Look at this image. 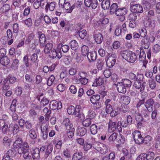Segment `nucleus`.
Wrapping results in <instances>:
<instances>
[{
	"label": "nucleus",
	"mask_w": 160,
	"mask_h": 160,
	"mask_svg": "<svg viewBox=\"0 0 160 160\" xmlns=\"http://www.w3.org/2000/svg\"><path fill=\"white\" fill-rule=\"evenodd\" d=\"M152 50L153 52L155 53H157L160 51V46L158 44L155 45L153 47Z\"/></svg>",
	"instance_id": "64"
},
{
	"label": "nucleus",
	"mask_w": 160,
	"mask_h": 160,
	"mask_svg": "<svg viewBox=\"0 0 160 160\" xmlns=\"http://www.w3.org/2000/svg\"><path fill=\"white\" fill-rule=\"evenodd\" d=\"M10 9V6L8 4L3 5L1 8V10L3 12H8Z\"/></svg>",
	"instance_id": "45"
},
{
	"label": "nucleus",
	"mask_w": 160,
	"mask_h": 160,
	"mask_svg": "<svg viewBox=\"0 0 160 160\" xmlns=\"http://www.w3.org/2000/svg\"><path fill=\"white\" fill-rule=\"evenodd\" d=\"M146 157V153H142L137 157L136 160H145Z\"/></svg>",
	"instance_id": "63"
},
{
	"label": "nucleus",
	"mask_w": 160,
	"mask_h": 160,
	"mask_svg": "<svg viewBox=\"0 0 160 160\" xmlns=\"http://www.w3.org/2000/svg\"><path fill=\"white\" fill-rule=\"evenodd\" d=\"M49 56L52 58L57 57L59 59L62 57L61 52L58 50V46L56 49L53 48L49 52Z\"/></svg>",
	"instance_id": "7"
},
{
	"label": "nucleus",
	"mask_w": 160,
	"mask_h": 160,
	"mask_svg": "<svg viewBox=\"0 0 160 160\" xmlns=\"http://www.w3.org/2000/svg\"><path fill=\"white\" fill-rule=\"evenodd\" d=\"M44 127L46 129L45 131H44V129H43V130H42V131L43 133V135L42 136V138L43 140H46L47 139L48 137V125H46Z\"/></svg>",
	"instance_id": "42"
},
{
	"label": "nucleus",
	"mask_w": 160,
	"mask_h": 160,
	"mask_svg": "<svg viewBox=\"0 0 160 160\" xmlns=\"http://www.w3.org/2000/svg\"><path fill=\"white\" fill-rule=\"evenodd\" d=\"M10 60L8 57L6 56L1 58L0 63L3 66L8 65L10 62Z\"/></svg>",
	"instance_id": "29"
},
{
	"label": "nucleus",
	"mask_w": 160,
	"mask_h": 160,
	"mask_svg": "<svg viewBox=\"0 0 160 160\" xmlns=\"http://www.w3.org/2000/svg\"><path fill=\"white\" fill-rule=\"evenodd\" d=\"M12 142L11 139L7 136L5 137L2 140L3 144L6 147H9Z\"/></svg>",
	"instance_id": "20"
},
{
	"label": "nucleus",
	"mask_w": 160,
	"mask_h": 160,
	"mask_svg": "<svg viewBox=\"0 0 160 160\" xmlns=\"http://www.w3.org/2000/svg\"><path fill=\"white\" fill-rule=\"evenodd\" d=\"M50 108L53 110L60 109L62 107V104L60 102L56 100L52 101L49 104Z\"/></svg>",
	"instance_id": "8"
},
{
	"label": "nucleus",
	"mask_w": 160,
	"mask_h": 160,
	"mask_svg": "<svg viewBox=\"0 0 160 160\" xmlns=\"http://www.w3.org/2000/svg\"><path fill=\"white\" fill-rule=\"evenodd\" d=\"M22 143V139L21 138H18L14 142L13 146L15 148H17L20 146L21 147Z\"/></svg>",
	"instance_id": "34"
},
{
	"label": "nucleus",
	"mask_w": 160,
	"mask_h": 160,
	"mask_svg": "<svg viewBox=\"0 0 160 160\" xmlns=\"http://www.w3.org/2000/svg\"><path fill=\"white\" fill-rule=\"evenodd\" d=\"M104 77L106 78H109L111 75L112 73L110 69H106L103 72Z\"/></svg>",
	"instance_id": "60"
},
{
	"label": "nucleus",
	"mask_w": 160,
	"mask_h": 160,
	"mask_svg": "<svg viewBox=\"0 0 160 160\" xmlns=\"http://www.w3.org/2000/svg\"><path fill=\"white\" fill-rule=\"evenodd\" d=\"M49 103V100L46 98L44 97L41 100L40 105L43 107Z\"/></svg>",
	"instance_id": "53"
},
{
	"label": "nucleus",
	"mask_w": 160,
	"mask_h": 160,
	"mask_svg": "<svg viewBox=\"0 0 160 160\" xmlns=\"http://www.w3.org/2000/svg\"><path fill=\"white\" fill-rule=\"evenodd\" d=\"M53 44L51 43H47L45 46L44 52L45 53H49L52 50L53 48Z\"/></svg>",
	"instance_id": "28"
},
{
	"label": "nucleus",
	"mask_w": 160,
	"mask_h": 160,
	"mask_svg": "<svg viewBox=\"0 0 160 160\" xmlns=\"http://www.w3.org/2000/svg\"><path fill=\"white\" fill-rule=\"evenodd\" d=\"M90 131L92 134H96L98 132L97 125L95 124H92L90 127Z\"/></svg>",
	"instance_id": "38"
},
{
	"label": "nucleus",
	"mask_w": 160,
	"mask_h": 160,
	"mask_svg": "<svg viewBox=\"0 0 160 160\" xmlns=\"http://www.w3.org/2000/svg\"><path fill=\"white\" fill-rule=\"evenodd\" d=\"M141 42L144 48L146 49H148L149 47L150 39L149 36H147L143 37Z\"/></svg>",
	"instance_id": "14"
},
{
	"label": "nucleus",
	"mask_w": 160,
	"mask_h": 160,
	"mask_svg": "<svg viewBox=\"0 0 160 160\" xmlns=\"http://www.w3.org/2000/svg\"><path fill=\"white\" fill-rule=\"evenodd\" d=\"M101 145L102 146V147L101 148V150L99 151L100 152L103 154H105L108 151V149L107 146L105 145L102 144H101Z\"/></svg>",
	"instance_id": "48"
},
{
	"label": "nucleus",
	"mask_w": 160,
	"mask_h": 160,
	"mask_svg": "<svg viewBox=\"0 0 160 160\" xmlns=\"http://www.w3.org/2000/svg\"><path fill=\"white\" fill-rule=\"evenodd\" d=\"M109 1L110 0H103L102 3V7L103 9L106 10L109 8Z\"/></svg>",
	"instance_id": "31"
},
{
	"label": "nucleus",
	"mask_w": 160,
	"mask_h": 160,
	"mask_svg": "<svg viewBox=\"0 0 160 160\" xmlns=\"http://www.w3.org/2000/svg\"><path fill=\"white\" fill-rule=\"evenodd\" d=\"M8 123L4 122L3 121H0V130H1L2 133L5 134L7 132Z\"/></svg>",
	"instance_id": "16"
},
{
	"label": "nucleus",
	"mask_w": 160,
	"mask_h": 160,
	"mask_svg": "<svg viewBox=\"0 0 160 160\" xmlns=\"http://www.w3.org/2000/svg\"><path fill=\"white\" fill-rule=\"evenodd\" d=\"M22 22L28 27L31 26L32 25V20L30 18H29L25 20L22 21Z\"/></svg>",
	"instance_id": "52"
},
{
	"label": "nucleus",
	"mask_w": 160,
	"mask_h": 160,
	"mask_svg": "<svg viewBox=\"0 0 160 160\" xmlns=\"http://www.w3.org/2000/svg\"><path fill=\"white\" fill-rule=\"evenodd\" d=\"M116 58V55L114 53L110 55L107 60V66L109 68L112 67L115 63Z\"/></svg>",
	"instance_id": "6"
},
{
	"label": "nucleus",
	"mask_w": 160,
	"mask_h": 160,
	"mask_svg": "<svg viewBox=\"0 0 160 160\" xmlns=\"http://www.w3.org/2000/svg\"><path fill=\"white\" fill-rule=\"evenodd\" d=\"M93 38L95 41L98 44L101 43L103 40V37L102 34L98 32H94L93 35Z\"/></svg>",
	"instance_id": "11"
},
{
	"label": "nucleus",
	"mask_w": 160,
	"mask_h": 160,
	"mask_svg": "<svg viewBox=\"0 0 160 160\" xmlns=\"http://www.w3.org/2000/svg\"><path fill=\"white\" fill-rule=\"evenodd\" d=\"M118 9V4L116 3H113L110 7V12L111 13H115Z\"/></svg>",
	"instance_id": "43"
},
{
	"label": "nucleus",
	"mask_w": 160,
	"mask_h": 160,
	"mask_svg": "<svg viewBox=\"0 0 160 160\" xmlns=\"http://www.w3.org/2000/svg\"><path fill=\"white\" fill-rule=\"evenodd\" d=\"M112 106L110 104H107L106 106V112L108 114H111L112 112Z\"/></svg>",
	"instance_id": "62"
},
{
	"label": "nucleus",
	"mask_w": 160,
	"mask_h": 160,
	"mask_svg": "<svg viewBox=\"0 0 160 160\" xmlns=\"http://www.w3.org/2000/svg\"><path fill=\"white\" fill-rule=\"evenodd\" d=\"M83 149L85 151H87L90 149L92 147V145L88 142H85L83 144Z\"/></svg>",
	"instance_id": "57"
},
{
	"label": "nucleus",
	"mask_w": 160,
	"mask_h": 160,
	"mask_svg": "<svg viewBox=\"0 0 160 160\" xmlns=\"http://www.w3.org/2000/svg\"><path fill=\"white\" fill-rule=\"evenodd\" d=\"M117 89L118 92L123 94L125 93L127 91L125 86L124 85L123 83L121 82L117 83Z\"/></svg>",
	"instance_id": "15"
},
{
	"label": "nucleus",
	"mask_w": 160,
	"mask_h": 160,
	"mask_svg": "<svg viewBox=\"0 0 160 160\" xmlns=\"http://www.w3.org/2000/svg\"><path fill=\"white\" fill-rule=\"evenodd\" d=\"M101 143H99L98 142H95L92 143V148L95 149L98 151L101 150V147L100 146Z\"/></svg>",
	"instance_id": "44"
},
{
	"label": "nucleus",
	"mask_w": 160,
	"mask_h": 160,
	"mask_svg": "<svg viewBox=\"0 0 160 160\" xmlns=\"http://www.w3.org/2000/svg\"><path fill=\"white\" fill-rule=\"evenodd\" d=\"M56 3L55 2H52L49 3H48L45 6L46 9H48L49 8L50 10L53 11L54 9Z\"/></svg>",
	"instance_id": "35"
},
{
	"label": "nucleus",
	"mask_w": 160,
	"mask_h": 160,
	"mask_svg": "<svg viewBox=\"0 0 160 160\" xmlns=\"http://www.w3.org/2000/svg\"><path fill=\"white\" fill-rule=\"evenodd\" d=\"M87 132L86 129L84 127H79L77 130V134L80 136H84L86 133Z\"/></svg>",
	"instance_id": "23"
},
{
	"label": "nucleus",
	"mask_w": 160,
	"mask_h": 160,
	"mask_svg": "<svg viewBox=\"0 0 160 160\" xmlns=\"http://www.w3.org/2000/svg\"><path fill=\"white\" fill-rule=\"evenodd\" d=\"M117 125L116 122L110 121L108 123V130L109 132H112L115 131Z\"/></svg>",
	"instance_id": "18"
},
{
	"label": "nucleus",
	"mask_w": 160,
	"mask_h": 160,
	"mask_svg": "<svg viewBox=\"0 0 160 160\" xmlns=\"http://www.w3.org/2000/svg\"><path fill=\"white\" fill-rule=\"evenodd\" d=\"M121 55L123 58L129 62L133 63L137 59V57L135 53L131 51H121Z\"/></svg>",
	"instance_id": "2"
},
{
	"label": "nucleus",
	"mask_w": 160,
	"mask_h": 160,
	"mask_svg": "<svg viewBox=\"0 0 160 160\" xmlns=\"http://www.w3.org/2000/svg\"><path fill=\"white\" fill-rule=\"evenodd\" d=\"M83 154L81 152L75 153L72 156V160H80L82 158Z\"/></svg>",
	"instance_id": "25"
},
{
	"label": "nucleus",
	"mask_w": 160,
	"mask_h": 160,
	"mask_svg": "<svg viewBox=\"0 0 160 160\" xmlns=\"http://www.w3.org/2000/svg\"><path fill=\"white\" fill-rule=\"evenodd\" d=\"M87 31L86 30L83 29L79 31L78 34L80 37L82 39H84L87 35Z\"/></svg>",
	"instance_id": "51"
},
{
	"label": "nucleus",
	"mask_w": 160,
	"mask_h": 160,
	"mask_svg": "<svg viewBox=\"0 0 160 160\" xmlns=\"http://www.w3.org/2000/svg\"><path fill=\"white\" fill-rule=\"evenodd\" d=\"M62 8L65 10H69V12H71L73 9L72 7H71L70 2L68 1H67L66 3L64 5Z\"/></svg>",
	"instance_id": "36"
},
{
	"label": "nucleus",
	"mask_w": 160,
	"mask_h": 160,
	"mask_svg": "<svg viewBox=\"0 0 160 160\" xmlns=\"http://www.w3.org/2000/svg\"><path fill=\"white\" fill-rule=\"evenodd\" d=\"M121 100L122 102L125 104H128L130 101V99L128 96L124 95L121 97Z\"/></svg>",
	"instance_id": "40"
},
{
	"label": "nucleus",
	"mask_w": 160,
	"mask_h": 160,
	"mask_svg": "<svg viewBox=\"0 0 160 160\" xmlns=\"http://www.w3.org/2000/svg\"><path fill=\"white\" fill-rule=\"evenodd\" d=\"M146 159L147 160H152L154 158V154L153 152H148L146 154Z\"/></svg>",
	"instance_id": "46"
},
{
	"label": "nucleus",
	"mask_w": 160,
	"mask_h": 160,
	"mask_svg": "<svg viewBox=\"0 0 160 160\" xmlns=\"http://www.w3.org/2000/svg\"><path fill=\"white\" fill-rule=\"evenodd\" d=\"M127 9L126 8H119L117 10L115 13L117 16L124 15L127 12Z\"/></svg>",
	"instance_id": "19"
},
{
	"label": "nucleus",
	"mask_w": 160,
	"mask_h": 160,
	"mask_svg": "<svg viewBox=\"0 0 160 160\" xmlns=\"http://www.w3.org/2000/svg\"><path fill=\"white\" fill-rule=\"evenodd\" d=\"M55 77L53 75H51L48 79L47 84L49 86H50L53 83H56L55 81Z\"/></svg>",
	"instance_id": "49"
},
{
	"label": "nucleus",
	"mask_w": 160,
	"mask_h": 160,
	"mask_svg": "<svg viewBox=\"0 0 160 160\" xmlns=\"http://www.w3.org/2000/svg\"><path fill=\"white\" fill-rule=\"evenodd\" d=\"M100 98V96L98 94L93 95L90 98V101L94 105L97 104Z\"/></svg>",
	"instance_id": "22"
},
{
	"label": "nucleus",
	"mask_w": 160,
	"mask_h": 160,
	"mask_svg": "<svg viewBox=\"0 0 160 160\" xmlns=\"http://www.w3.org/2000/svg\"><path fill=\"white\" fill-rule=\"evenodd\" d=\"M7 155L9 157H13L15 156L16 154V150L13 148L9 149L7 152Z\"/></svg>",
	"instance_id": "39"
},
{
	"label": "nucleus",
	"mask_w": 160,
	"mask_h": 160,
	"mask_svg": "<svg viewBox=\"0 0 160 160\" xmlns=\"http://www.w3.org/2000/svg\"><path fill=\"white\" fill-rule=\"evenodd\" d=\"M53 149V146L51 143H48L44 155V157L47 158L49 155L52 152Z\"/></svg>",
	"instance_id": "17"
},
{
	"label": "nucleus",
	"mask_w": 160,
	"mask_h": 160,
	"mask_svg": "<svg viewBox=\"0 0 160 160\" xmlns=\"http://www.w3.org/2000/svg\"><path fill=\"white\" fill-rule=\"evenodd\" d=\"M29 146L26 142H24L22 146L18 149V153L20 154H23V157L25 160H30L31 159V156L29 154Z\"/></svg>",
	"instance_id": "1"
},
{
	"label": "nucleus",
	"mask_w": 160,
	"mask_h": 160,
	"mask_svg": "<svg viewBox=\"0 0 160 160\" xmlns=\"http://www.w3.org/2000/svg\"><path fill=\"white\" fill-rule=\"evenodd\" d=\"M120 111L119 109L118 108H115L112 109V112L111 113L110 116L113 117H115L120 113Z\"/></svg>",
	"instance_id": "50"
},
{
	"label": "nucleus",
	"mask_w": 160,
	"mask_h": 160,
	"mask_svg": "<svg viewBox=\"0 0 160 160\" xmlns=\"http://www.w3.org/2000/svg\"><path fill=\"white\" fill-rule=\"evenodd\" d=\"M65 86L63 84H60L57 86V89L60 92H62L65 89Z\"/></svg>",
	"instance_id": "61"
},
{
	"label": "nucleus",
	"mask_w": 160,
	"mask_h": 160,
	"mask_svg": "<svg viewBox=\"0 0 160 160\" xmlns=\"http://www.w3.org/2000/svg\"><path fill=\"white\" fill-rule=\"evenodd\" d=\"M19 61L17 59H15L12 61L11 68L12 69L16 70L18 68Z\"/></svg>",
	"instance_id": "26"
},
{
	"label": "nucleus",
	"mask_w": 160,
	"mask_h": 160,
	"mask_svg": "<svg viewBox=\"0 0 160 160\" xmlns=\"http://www.w3.org/2000/svg\"><path fill=\"white\" fill-rule=\"evenodd\" d=\"M97 53L93 51L89 52L87 54V58L90 62L95 60L96 58Z\"/></svg>",
	"instance_id": "21"
},
{
	"label": "nucleus",
	"mask_w": 160,
	"mask_h": 160,
	"mask_svg": "<svg viewBox=\"0 0 160 160\" xmlns=\"http://www.w3.org/2000/svg\"><path fill=\"white\" fill-rule=\"evenodd\" d=\"M121 82L123 83L125 87H130L131 86V82L128 79H124L122 80V82Z\"/></svg>",
	"instance_id": "47"
},
{
	"label": "nucleus",
	"mask_w": 160,
	"mask_h": 160,
	"mask_svg": "<svg viewBox=\"0 0 160 160\" xmlns=\"http://www.w3.org/2000/svg\"><path fill=\"white\" fill-rule=\"evenodd\" d=\"M154 103L153 100L152 99L150 98L147 100L145 102V106L143 107L142 109L141 108L139 109V110L140 111L141 114H143L145 117H146L147 116L148 109L150 108H152Z\"/></svg>",
	"instance_id": "3"
},
{
	"label": "nucleus",
	"mask_w": 160,
	"mask_h": 160,
	"mask_svg": "<svg viewBox=\"0 0 160 160\" xmlns=\"http://www.w3.org/2000/svg\"><path fill=\"white\" fill-rule=\"evenodd\" d=\"M84 3L87 7H91L92 9H94L98 6V2L97 0H84Z\"/></svg>",
	"instance_id": "10"
},
{
	"label": "nucleus",
	"mask_w": 160,
	"mask_h": 160,
	"mask_svg": "<svg viewBox=\"0 0 160 160\" xmlns=\"http://www.w3.org/2000/svg\"><path fill=\"white\" fill-rule=\"evenodd\" d=\"M63 123L67 130H70L72 127V125L70 123V120L68 118H66L64 120Z\"/></svg>",
	"instance_id": "33"
},
{
	"label": "nucleus",
	"mask_w": 160,
	"mask_h": 160,
	"mask_svg": "<svg viewBox=\"0 0 160 160\" xmlns=\"http://www.w3.org/2000/svg\"><path fill=\"white\" fill-rule=\"evenodd\" d=\"M58 50L61 51V48H62V51L64 52H67L69 49V47L68 46L66 45H62V44L60 43L58 45Z\"/></svg>",
	"instance_id": "24"
},
{
	"label": "nucleus",
	"mask_w": 160,
	"mask_h": 160,
	"mask_svg": "<svg viewBox=\"0 0 160 160\" xmlns=\"http://www.w3.org/2000/svg\"><path fill=\"white\" fill-rule=\"evenodd\" d=\"M130 10L132 12L135 13H142L143 11V8L140 4L134 5L133 2L130 3Z\"/></svg>",
	"instance_id": "5"
},
{
	"label": "nucleus",
	"mask_w": 160,
	"mask_h": 160,
	"mask_svg": "<svg viewBox=\"0 0 160 160\" xmlns=\"http://www.w3.org/2000/svg\"><path fill=\"white\" fill-rule=\"evenodd\" d=\"M8 81L10 83L13 84L16 82V78L14 77H9L5 79L3 81V83H4L3 88H4V87L6 88H8L9 86L7 84L8 83Z\"/></svg>",
	"instance_id": "13"
},
{
	"label": "nucleus",
	"mask_w": 160,
	"mask_h": 160,
	"mask_svg": "<svg viewBox=\"0 0 160 160\" xmlns=\"http://www.w3.org/2000/svg\"><path fill=\"white\" fill-rule=\"evenodd\" d=\"M132 135L136 143L140 144L143 142L144 138L139 131H135L132 132Z\"/></svg>",
	"instance_id": "4"
},
{
	"label": "nucleus",
	"mask_w": 160,
	"mask_h": 160,
	"mask_svg": "<svg viewBox=\"0 0 160 160\" xmlns=\"http://www.w3.org/2000/svg\"><path fill=\"white\" fill-rule=\"evenodd\" d=\"M117 135V134L116 132L112 133L109 137V141L110 142L114 141L116 139Z\"/></svg>",
	"instance_id": "56"
},
{
	"label": "nucleus",
	"mask_w": 160,
	"mask_h": 160,
	"mask_svg": "<svg viewBox=\"0 0 160 160\" xmlns=\"http://www.w3.org/2000/svg\"><path fill=\"white\" fill-rule=\"evenodd\" d=\"M28 135L32 139H35L37 137L36 132L33 129H31L28 132Z\"/></svg>",
	"instance_id": "41"
},
{
	"label": "nucleus",
	"mask_w": 160,
	"mask_h": 160,
	"mask_svg": "<svg viewBox=\"0 0 160 160\" xmlns=\"http://www.w3.org/2000/svg\"><path fill=\"white\" fill-rule=\"evenodd\" d=\"M70 44L71 48L73 50H77L78 48V43L75 40H72L71 41Z\"/></svg>",
	"instance_id": "32"
},
{
	"label": "nucleus",
	"mask_w": 160,
	"mask_h": 160,
	"mask_svg": "<svg viewBox=\"0 0 160 160\" xmlns=\"http://www.w3.org/2000/svg\"><path fill=\"white\" fill-rule=\"evenodd\" d=\"M37 34L39 38V42L43 43L46 41V38L45 35L41 32H38Z\"/></svg>",
	"instance_id": "30"
},
{
	"label": "nucleus",
	"mask_w": 160,
	"mask_h": 160,
	"mask_svg": "<svg viewBox=\"0 0 160 160\" xmlns=\"http://www.w3.org/2000/svg\"><path fill=\"white\" fill-rule=\"evenodd\" d=\"M43 113L45 114V120L48 121L50 117V115L51 113V111L48 108L45 107L43 110Z\"/></svg>",
	"instance_id": "27"
},
{
	"label": "nucleus",
	"mask_w": 160,
	"mask_h": 160,
	"mask_svg": "<svg viewBox=\"0 0 160 160\" xmlns=\"http://www.w3.org/2000/svg\"><path fill=\"white\" fill-rule=\"evenodd\" d=\"M67 112L70 115L75 114L76 117H81V116H83V114H80L78 111H77L75 108L72 106H69L67 109Z\"/></svg>",
	"instance_id": "9"
},
{
	"label": "nucleus",
	"mask_w": 160,
	"mask_h": 160,
	"mask_svg": "<svg viewBox=\"0 0 160 160\" xmlns=\"http://www.w3.org/2000/svg\"><path fill=\"white\" fill-rule=\"evenodd\" d=\"M68 131L67 132V135L69 138H71L74 135V130L73 128H71L70 130H67Z\"/></svg>",
	"instance_id": "58"
},
{
	"label": "nucleus",
	"mask_w": 160,
	"mask_h": 160,
	"mask_svg": "<svg viewBox=\"0 0 160 160\" xmlns=\"http://www.w3.org/2000/svg\"><path fill=\"white\" fill-rule=\"evenodd\" d=\"M88 48L86 45H83L81 48V52L82 55L86 56L88 52Z\"/></svg>",
	"instance_id": "37"
},
{
	"label": "nucleus",
	"mask_w": 160,
	"mask_h": 160,
	"mask_svg": "<svg viewBox=\"0 0 160 160\" xmlns=\"http://www.w3.org/2000/svg\"><path fill=\"white\" fill-rule=\"evenodd\" d=\"M40 150L38 148H33L31 151L32 157L34 160H39L40 158Z\"/></svg>",
	"instance_id": "12"
},
{
	"label": "nucleus",
	"mask_w": 160,
	"mask_h": 160,
	"mask_svg": "<svg viewBox=\"0 0 160 160\" xmlns=\"http://www.w3.org/2000/svg\"><path fill=\"white\" fill-rule=\"evenodd\" d=\"M91 121L90 118H87L85 119L82 122L83 126L85 127H88L91 123Z\"/></svg>",
	"instance_id": "55"
},
{
	"label": "nucleus",
	"mask_w": 160,
	"mask_h": 160,
	"mask_svg": "<svg viewBox=\"0 0 160 160\" xmlns=\"http://www.w3.org/2000/svg\"><path fill=\"white\" fill-rule=\"evenodd\" d=\"M95 116L96 113L94 111L91 110L88 112V118H90V119L91 120V119H93L95 117Z\"/></svg>",
	"instance_id": "59"
},
{
	"label": "nucleus",
	"mask_w": 160,
	"mask_h": 160,
	"mask_svg": "<svg viewBox=\"0 0 160 160\" xmlns=\"http://www.w3.org/2000/svg\"><path fill=\"white\" fill-rule=\"evenodd\" d=\"M149 86L152 89H153L156 87V83L153 80L151 79L148 81Z\"/></svg>",
	"instance_id": "54"
}]
</instances>
